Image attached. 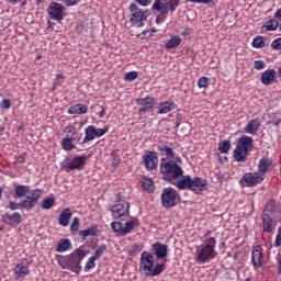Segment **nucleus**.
I'll return each instance as SVG.
<instances>
[{"mask_svg": "<svg viewBox=\"0 0 281 281\" xmlns=\"http://www.w3.org/2000/svg\"><path fill=\"white\" fill-rule=\"evenodd\" d=\"M232 148V144L231 140H223L218 144V150L221 151V154H227Z\"/></svg>", "mask_w": 281, "mask_h": 281, "instance_id": "nucleus-38", "label": "nucleus"}, {"mask_svg": "<svg viewBox=\"0 0 281 281\" xmlns=\"http://www.w3.org/2000/svg\"><path fill=\"white\" fill-rule=\"evenodd\" d=\"M137 3H139L142 7H148L153 0H135Z\"/></svg>", "mask_w": 281, "mask_h": 281, "instance_id": "nucleus-55", "label": "nucleus"}, {"mask_svg": "<svg viewBox=\"0 0 281 281\" xmlns=\"http://www.w3.org/2000/svg\"><path fill=\"white\" fill-rule=\"evenodd\" d=\"M179 45H181V38L177 35H173L170 37V40L166 41V49H175L178 48Z\"/></svg>", "mask_w": 281, "mask_h": 281, "instance_id": "nucleus-32", "label": "nucleus"}, {"mask_svg": "<svg viewBox=\"0 0 281 281\" xmlns=\"http://www.w3.org/2000/svg\"><path fill=\"white\" fill-rule=\"evenodd\" d=\"M47 14L50 15V19L57 22L65 20V7L59 2H53L47 8Z\"/></svg>", "mask_w": 281, "mask_h": 281, "instance_id": "nucleus-15", "label": "nucleus"}, {"mask_svg": "<svg viewBox=\"0 0 281 281\" xmlns=\"http://www.w3.org/2000/svg\"><path fill=\"white\" fill-rule=\"evenodd\" d=\"M74 137L69 138V137H66V138H63L61 139V147L64 150H74L76 149V146L74 145Z\"/></svg>", "mask_w": 281, "mask_h": 281, "instance_id": "nucleus-36", "label": "nucleus"}, {"mask_svg": "<svg viewBox=\"0 0 281 281\" xmlns=\"http://www.w3.org/2000/svg\"><path fill=\"white\" fill-rule=\"evenodd\" d=\"M110 157H112V166L116 169L121 164V158L116 150L110 153Z\"/></svg>", "mask_w": 281, "mask_h": 281, "instance_id": "nucleus-41", "label": "nucleus"}, {"mask_svg": "<svg viewBox=\"0 0 281 281\" xmlns=\"http://www.w3.org/2000/svg\"><path fill=\"white\" fill-rule=\"evenodd\" d=\"M78 234L82 238V240H86L88 236L95 237L98 236V225H92L86 231H79Z\"/></svg>", "mask_w": 281, "mask_h": 281, "instance_id": "nucleus-30", "label": "nucleus"}, {"mask_svg": "<svg viewBox=\"0 0 281 281\" xmlns=\"http://www.w3.org/2000/svg\"><path fill=\"white\" fill-rule=\"evenodd\" d=\"M151 252L143 251L140 254V263L139 269L143 271L144 276L147 278H156L159 274L164 273L166 269V263L155 265V257L157 259H166L168 256V246L157 241L151 245Z\"/></svg>", "mask_w": 281, "mask_h": 281, "instance_id": "nucleus-2", "label": "nucleus"}, {"mask_svg": "<svg viewBox=\"0 0 281 281\" xmlns=\"http://www.w3.org/2000/svg\"><path fill=\"white\" fill-rule=\"evenodd\" d=\"M153 10L160 13H168L167 0H156L153 3Z\"/></svg>", "mask_w": 281, "mask_h": 281, "instance_id": "nucleus-31", "label": "nucleus"}, {"mask_svg": "<svg viewBox=\"0 0 281 281\" xmlns=\"http://www.w3.org/2000/svg\"><path fill=\"white\" fill-rule=\"evenodd\" d=\"M56 204V198L52 194L42 201V209L49 211Z\"/></svg>", "mask_w": 281, "mask_h": 281, "instance_id": "nucleus-35", "label": "nucleus"}, {"mask_svg": "<svg viewBox=\"0 0 281 281\" xmlns=\"http://www.w3.org/2000/svg\"><path fill=\"white\" fill-rule=\"evenodd\" d=\"M168 12H160L159 15L156 18V23L161 24L166 21Z\"/></svg>", "mask_w": 281, "mask_h": 281, "instance_id": "nucleus-50", "label": "nucleus"}, {"mask_svg": "<svg viewBox=\"0 0 281 281\" xmlns=\"http://www.w3.org/2000/svg\"><path fill=\"white\" fill-rule=\"evenodd\" d=\"M161 206L166 209L175 207L180 203V193L177 192L173 188H165L162 189L160 195Z\"/></svg>", "mask_w": 281, "mask_h": 281, "instance_id": "nucleus-7", "label": "nucleus"}, {"mask_svg": "<svg viewBox=\"0 0 281 281\" xmlns=\"http://www.w3.org/2000/svg\"><path fill=\"white\" fill-rule=\"evenodd\" d=\"M177 109L173 101H165L158 104V114H167Z\"/></svg>", "mask_w": 281, "mask_h": 281, "instance_id": "nucleus-25", "label": "nucleus"}, {"mask_svg": "<svg viewBox=\"0 0 281 281\" xmlns=\"http://www.w3.org/2000/svg\"><path fill=\"white\" fill-rule=\"evenodd\" d=\"M86 258V251L78 248L69 255H56L57 265L64 270L79 274L82 271V260Z\"/></svg>", "mask_w": 281, "mask_h": 281, "instance_id": "nucleus-3", "label": "nucleus"}, {"mask_svg": "<svg viewBox=\"0 0 281 281\" xmlns=\"http://www.w3.org/2000/svg\"><path fill=\"white\" fill-rule=\"evenodd\" d=\"M132 16L130 19L132 26L143 27L145 25V21L148 19L149 12L148 10H143L137 7V4L132 3L130 7Z\"/></svg>", "mask_w": 281, "mask_h": 281, "instance_id": "nucleus-10", "label": "nucleus"}, {"mask_svg": "<svg viewBox=\"0 0 281 281\" xmlns=\"http://www.w3.org/2000/svg\"><path fill=\"white\" fill-rule=\"evenodd\" d=\"M87 159L88 157L85 155L66 157L61 162V168L68 173L75 170H82L87 164Z\"/></svg>", "mask_w": 281, "mask_h": 281, "instance_id": "nucleus-9", "label": "nucleus"}, {"mask_svg": "<svg viewBox=\"0 0 281 281\" xmlns=\"http://www.w3.org/2000/svg\"><path fill=\"white\" fill-rule=\"evenodd\" d=\"M105 115V109L101 108V111L99 112V117H103Z\"/></svg>", "mask_w": 281, "mask_h": 281, "instance_id": "nucleus-60", "label": "nucleus"}, {"mask_svg": "<svg viewBox=\"0 0 281 281\" xmlns=\"http://www.w3.org/2000/svg\"><path fill=\"white\" fill-rule=\"evenodd\" d=\"M30 194L31 195L26 196V200H22L20 203L10 201L8 209H10L12 212L18 211L19 209H24L26 211L33 210L36 205H38V202L43 196V190L35 189L31 191Z\"/></svg>", "mask_w": 281, "mask_h": 281, "instance_id": "nucleus-5", "label": "nucleus"}, {"mask_svg": "<svg viewBox=\"0 0 281 281\" xmlns=\"http://www.w3.org/2000/svg\"><path fill=\"white\" fill-rule=\"evenodd\" d=\"M72 216L70 207H65L59 215V225L61 227H67L70 223V218Z\"/></svg>", "mask_w": 281, "mask_h": 281, "instance_id": "nucleus-24", "label": "nucleus"}, {"mask_svg": "<svg viewBox=\"0 0 281 281\" xmlns=\"http://www.w3.org/2000/svg\"><path fill=\"white\" fill-rule=\"evenodd\" d=\"M140 223L137 218H133L128 222H112L110 224V227H112L113 232L121 236H127L133 231H135L136 227H139Z\"/></svg>", "mask_w": 281, "mask_h": 281, "instance_id": "nucleus-8", "label": "nucleus"}, {"mask_svg": "<svg viewBox=\"0 0 281 281\" xmlns=\"http://www.w3.org/2000/svg\"><path fill=\"white\" fill-rule=\"evenodd\" d=\"M271 47L276 50H281V38L273 40L271 43Z\"/></svg>", "mask_w": 281, "mask_h": 281, "instance_id": "nucleus-53", "label": "nucleus"}, {"mask_svg": "<svg viewBox=\"0 0 281 281\" xmlns=\"http://www.w3.org/2000/svg\"><path fill=\"white\" fill-rule=\"evenodd\" d=\"M261 246H255L251 252V262L254 266V269H260L266 266V259L265 254L262 252Z\"/></svg>", "mask_w": 281, "mask_h": 281, "instance_id": "nucleus-16", "label": "nucleus"}, {"mask_svg": "<svg viewBox=\"0 0 281 281\" xmlns=\"http://www.w3.org/2000/svg\"><path fill=\"white\" fill-rule=\"evenodd\" d=\"M274 126H278L280 124V120H277L274 122H271Z\"/></svg>", "mask_w": 281, "mask_h": 281, "instance_id": "nucleus-62", "label": "nucleus"}, {"mask_svg": "<svg viewBox=\"0 0 281 281\" xmlns=\"http://www.w3.org/2000/svg\"><path fill=\"white\" fill-rule=\"evenodd\" d=\"M105 250H106V246L104 244L99 246L94 255L91 256V258H94L95 260L102 258Z\"/></svg>", "mask_w": 281, "mask_h": 281, "instance_id": "nucleus-43", "label": "nucleus"}, {"mask_svg": "<svg viewBox=\"0 0 281 281\" xmlns=\"http://www.w3.org/2000/svg\"><path fill=\"white\" fill-rule=\"evenodd\" d=\"M91 133H93L94 137L98 138V133L95 131V126L94 125H89Z\"/></svg>", "mask_w": 281, "mask_h": 281, "instance_id": "nucleus-59", "label": "nucleus"}, {"mask_svg": "<svg viewBox=\"0 0 281 281\" xmlns=\"http://www.w3.org/2000/svg\"><path fill=\"white\" fill-rule=\"evenodd\" d=\"M71 249V243L68 238H61L55 248L56 252H66Z\"/></svg>", "mask_w": 281, "mask_h": 281, "instance_id": "nucleus-29", "label": "nucleus"}, {"mask_svg": "<svg viewBox=\"0 0 281 281\" xmlns=\"http://www.w3.org/2000/svg\"><path fill=\"white\" fill-rule=\"evenodd\" d=\"M181 0H169L168 5L171 13H173L177 10V7L180 5Z\"/></svg>", "mask_w": 281, "mask_h": 281, "instance_id": "nucleus-46", "label": "nucleus"}, {"mask_svg": "<svg viewBox=\"0 0 281 281\" xmlns=\"http://www.w3.org/2000/svg\"><path fill=\"white\" fill-rule=\"evenodd\" d=\"M13 188L15 190V196L19 199L31 192V186L13 183Z\"/></svg>", "mask_w": 281, "mask_h": 281, "instance_id": "nucleus-28", "label": "nucleus"}, {"mask_svg": "<svg viewBox=\"0 0 281 281\" xmlns=\"http://www.w3.org/2000/svg\"><path fill=\"white\" fill-rule=\"evenodd\" d=\"M277 71L274 69L265 70L261 75V82L265 86H270L276 81Z\"/></svg>", "mask_w": 281, "mask_h": 281, "instance_id": "nucleus-23", "label": "nucleus"}, {"mask_svg": "<svg viewBox=\"0 0 281 281\" xmlns=\"http://www.w3.org/2000/svg\"><path fill=\"white\" fill-rule=\"evenodd\" d=\"M25 157H26V154H20L16 156V161L19 164H24L25 162Z\"/></svg>", "mask_w": 281, "mask_h": 281, "instance_id": "nucleus-56", "label": "nucleus"}, {"mask_svg": "<svg viewBox=\"0 0 281 281\" xmlns=\"http://www.w3.org/2000/svg\"><path fill=\"white\" fill-rule=\"evenodd\" d=\"M136 104H138V106H142V109H139L138 113L140 115H144L145 113H147L150 109H153L155 106V98L145 97V98L136 99Z\"/></svg>", "mask_w": 281, "mask_h": 281, "instance_id": "nucleus-17", "label": "nucleus"}, {"mask_svg": "<svg viewBox=\"0 0 281 281\" xmlns=\"http://www.w3.org/2000/svg\"><path fill=\"white\" fill-rule=\"evenodd\" d=\"M142 250H144V246L139 245V244H133L131 246V254L132 255H137L139 254Z\"/></svg>", "mask_w": 281, "mask_h": 281, "instance_id": "nucleus-45", "label": "nucleus"}, {"mask_svg": "<svg viewBox=\"0 0 281 281\" xmlns=\"http://www.w3.org/2000/svg\"><path fill=\"white\" fill-rule=\"evenodd\" d=\"M142 187L145 191H147L148 193H153L155 188H154V181L153 179L148 178V177H143L142 178Z\"/></svg>", "mask_w": 281, "mask_h": 281, "instance_id": "nucleus-33", "label": "nucleus"}, {"mask_svg": "<svg viewBox=\"0 0 281 281\" xmlns=\"http://www.w3.org/2000/svg\"><path fill=\"white\" fill-rule=\"evenodd\" d=\"M86 137L82 138V142H80V137H82V134H78L77 132L74 133V136H79L78 144L85 145L95 139V135H93L91 127L89 125L85 130Z\"/></svg>", "mask_w": 281, "mask_h": 281, "instance_id": "nucleus-26", "label": "nucleus"}, {"mask_svg": "<svg viewBox=\"0 0 281 281\" xmlns=\"http://www.w3.org/2000/svg\"><path fill=\"white\" fill-rule=\"evenodd\" d=\"M188 2L195 3V4H211L214 3L215 0H187Z\"/></svg>", "mask_w": 281, "mask_h": 281, "instance_id": "nucleus-49", "label": "nucleus"}, {"mask_svg": "<svg viewBox=\"0 0 281 281\" xmlns=\"http://www.w3.org/2000/svg\"><path fill=\"white\" fill-rule=\"evenodd\" d=\"M60 2L66 7H75L79 0H60Z\"/></svg>", "mask_w": 281, "mask_h": 281, "instance_id": "nucleus-54", "label": "nucleus"}, {"mask_svg": "<svg viewBox=\"0 0 281 281\" xmlns=\"http://www.w3.org/2000/svg\"><path fill=\"white\" fill-rule=\"evenodd\" d=\"M274 21H277L279 30L281 31V9H278L277 12H274Z\"/></svg>", "mask_w": 281, "mask_h": 281, "instance_id": "nucleus-51", "label": "nucleus"}, {"mask_svg": "<svg viewBox=\"0 0 281 281\" xmlns=\"http://www.w3.org/2000/svg\"><path fill=\"white\" fill-rule=\"evenodd\" d=\"M254 68L258 71L263 70L267 68V64L262 60H256L254 61Z\"/></svg>", "mask_w": 281, "mask_h": 281, "instance_id": "nucleus-47", "label": "nucleus"}, {"mask_svg": "<svg viewBox=\"0 0 281 281\" xmlns=\"http://www.w3.org/2000/svg\"><path fill=\"white\" fill-rule=\"evenodd\" d=\"M160 175L162 180L168 181L178 190H191L193 192L202 191L207 186L205 179L201 177L183 176V169L176 160L161 158L159 164Z\"/></svg>", "mask_w": 281, "mask_h": 281, "instance_id": "nucleus-1", "label": "nucleus"}, {"mask_svg": "<svg viewBox=\"0 0 281 281\" xmlns=\"http://www.w3.org/2000/svg\"><path fill=\"white\" fill-rule=\"evenodd\" d=\"M276 222L269 215H263L262 217V228L265 233L271 234L276 231Z\"/></svg>", "mask_w": 281, "mask_h": 281, "instance_id": "nucleus-22", "label": "nucleus"}, {"mask_svg": "<svg viewBox=\"0 0 281 281\" xmlns=\"http://www.w3.org/2000/svg\"><path fill=\"white\" fill-rule=\"evenodd\" d=\"M54 26H56V23L52 22L50 20L47 21V30L48 32L54 31Z\"/></svg>", "mask_w": 281, "mask_h": 281, "instance_id": "nucleus-57", "label": "nucleus"}, {"mask_svg": "<svg viewBox=\"0 0 281 281\" xmlns=\"http://www.w3.org/2000/svg\"><path fill=\"white\" fill-rule=\"evenodd\" d=\"M271 167H273V160L267 157H262L259 164L257 165V172L266 177V175L271 171Z\"/></svg>", "mask_w": 281, "mask_h": 281, "instance_id": "nucleus-19", "label": "nucleus"}, {"mask_svg": "<svg viewBox=\"0 0 281 281\" xmlns=\"http://www.w3.org/2000/svg\"><path fill=\"white\" fill-rule=\"evenodd\" d=\"M109 131H110L109 126H104V128H97L95 127L98 138L104 136L106 133H109Z\"/></svg>", "mask_w": 281, "mask_h": 281, "instance_id": "nucleus-48", "label": "nucleus"}, {"mask_svg": "<svg viewBox=\"0 0 281 281\" xmlns=\"http://www.w3.org/2000/svg\"><path fill=\"white\" fill-rule=\"evenodd\" d=\"M210 85V78L209 77H202L198 79L196 86L199 89H207Z\"/></svg>", "mask_w": 281, "mask_h": 281, "instance_id": "nucleus-42", "label": "nucleus"}, {"mask_svg": "<svg viewBox=\"0 0 281 281\" xmlns=\"http://www.w3.org/2000/svg\"><path fill=\"white\" fill-rule=\"evenodd\" d=\"M277 261L281 262V254H278Z\"/></svg>", "mask_w": 281, "mask_h": 281, "instance_id": "nucleus-64", "label": "nucleus"}, {"mask_svg": "<svg viewBox=\"0 0 281 281\" xmlns=\"http://www.w3.org/2000/svg\"><path fill=\"white\" fill-rule=\"evenodd\" d=\"M279 274H281V261H278Z\"/></svg>", "mask_w": 281, "mask_h": 281, "instance_id": "nucleus-63", "label": "nucleus"}, {"mask_svg": "<svg viewBox=\"0 0 281 281\" xmlns=\"http://www.w3.org/2000/svg\"><path fill=\"white\" fill-rule=\"evenodd\" d=\"M68 113L70 115H75V114H78V115H82V114H87L88 113V106L83 103H77V104H74L71 105L69 109H68Z\"/></svg>", "mask_w": 281, "mask_h": 281, "instance_id": "nucleus-27", "label": "nucleus"}, {"mask_svg": "<svg viewBox=\"0 0 281 281\" xmlns=\"http://www.w3.org/2000/svg\"><path fill=\"white\" fill-rule=\"evenodd\" d=\"M266 180V177H263L262 173L258 172H246L243 177L239 179V186L240 188H255L262 183V181Z\"/></svg>", "mask_w": 281, "mask_h": 281, "instance_id": "nucleus-11", "label": "nucleus"}, {"mask_svg": "<svg viewBox=\"0 0 281 281\" xmlns=\"http://www.w3.org/2000/svg\"><path fill=\"white\" fill-rule=\"evenodd\" d=\"M79 227H80V220L78 216H75L72 218L71 225H70V233L72 235H76L79 232Z\"/></svg>", "mask_w": 281, "mask_h": 281, "instance_id": "nucleus-39", "label": "nucleus"}, {"mask_svg": "<svg viewBox=\"0 0 281 281\" xmlns=\"http://www.w3.org/2000/svg\"><path fill=\"white\" fill-rule=\"evenodd\" d=\"M252 47L260 49L266 47V37L257 36L252 40Z\"/></svg>", "mask_w": 281, "mask_h": 281, "instance_id": "nucleus-37", "label": "nucleus"}, {"mask_svg": "<svg viewBox=\"0 0 281 281\" xmlns=\"http://www.w3.org/2000/svg\"><path fill=\"white\" fill-rule=\"evenodd\" d=\"M254 145V138L249 136H241L238 138L235 151H234V158L238 162H245L249 155V149Z\"/></svg>", "mask_w": 281, "mask_h": 281, "instance_id": "nucleus-6", "label": "nucleus"}, {"mask_svg": "<svg viewBox=\"0 0 281 281\" xmlns=\"http://www.w3.org/2000/svg\"><path fill=\"white\" fill-rule=\"evenodd\" d=\"M261 123L259 119H252L247 123V125L244 127V132L246 134L257 136L259 130H260Z\"/></svg>", "mask_w": 281, "mask_h": 281, "instance_id": "nucleus-20", "label": "nucleus"}, {"mask_svg": "<svg viewBox=\"0 0 281 281\" xmlns=\"http://www.w3.org/2000/svg\"><path fill=\"white\" fill-rule=\"evenodd\" d=\"M10 4L15 5L18 2H20L21 0H8Z\"/></svg>", "mask_w": 281, "mask_h": 281, "instance_id": "nucleus-61", "label": "nucleus"}, {"mask_svg": "<svg viewBox=\"0 0 281 281\" xmlns=\"http://www.w3.org/2000/svg\"><path fill=\"white\" fill-rule=\"evenodd\" d=\"M117 204L113 205L110 211L114 220H120L130 215V203L125 200H117Z\"/></svg>", "mask_w": 281, "mask_h": 281, "instance_id": "nucleus-14", "label": "nucleus"}, {"mask_svg": "<svg viewBox=\"0 0 281 281\" xmlns=\"http://www.w3.org/2000/svg\"><path fill=\"white\" fill-rule=\"evenodd\" d=\"M181 121H182V117H181L180 114H178V115L176 116V123H175L176 128H179V127H180Z\"/></svg>", "mask_w": 281, "mask_h": 281, "instance_id": "nucleus-58", "label": "nucleus"}, {"mask_svg": "<svg viewBox=\"0 0 281 281\" xmlns=\"http://www.w3.org/2000/svg\"><path fill=\"white\" fill-rule=\"evenodd\" d=\"M158 162L159 157L157 151L148 150L142 156V165L148 172H153L154 170H156L158 168Z\"/></svg>", "mask_w": 281, "mask_h": 281, "instance_id": "nucleus-12", "label": "nucleus"}, {"mask_svg": "<svg viewBox=\"0 0 281 281\" xmlns=\"http://www.w3.org/2000/svg\"><path fill=\"white\" fill-rule=\"evenodd\" d=\"M1 109L3 110H9L10 108H12V101L9 99H5L1 102Z\"/></svg>", "mask_w": 281, "mask_h": 281, "instance_id": "nucleus-52", "label": "nucleus"}, {"mask_svg": "<svg viewBox=\"0 0 281 281\" xmlns=\"http://www.w3.org/2000/svg\"><path fill=\"white\" fill-rule=\"evenodd\" d=\"M209 234L210 232L204 235L205 239L203 244L198 246L195 250V261L201 265H205L217 257L215 250L217 244L216 238L209 237Z\"/></svg>", "mask_w": 281, "mask_h": 281, "instance_id": "nucleus-4", "label": "nucleus"}, {"mask_svg": "<svg viewBox=\"0 0 281 281\" xmlns=\"http://www.w3.org/2000/svg\"><path fill=\"white\" fill-rule=\"evenodd\" d=\"M279 29V24L276 21V19H270L268 22H266L262 26L261 30L262 32H268V31H276Z\"/></svg>", "mask_w": 281, "mask_h": 281, "instance_id": "nucleus-34", "label": "nucleus"}, {"mask_svg": "<svg viewBox=\"0 0 281 281\" xmlns=\"http://www.w3.org/2000/svg\"><path fill=\"white\" fill-rule=\"evenodd\" d=\"M2 221L8 226H16V225L22 224L23 217H22L21 213H19V212H13L12 214L4 213L2 215Z\"/></svg>", "mask_w": 281, "mask_h": 281, "instance_id": "nucleus-18", "label": "nucleus"}, {"mask_svg": "<svg viewBox=\"0 0 281 281\" xmlns=\"http://www.w3.org/2000/svg\"><path fill=\"white\" fill-rule=\"evenodd\" d=\"M95 258L90 257L89 260L86 263V267H83V272H89L95 267Z\"/></svg>", "mask_w": 281, "mask_h": 281, "instance_id": "nucleus-44", "label": "nucleus"}, {"mask_svg": "<svg viewBox=\"0 0 281 281\" xmlns=\"http://www.w3.org/2000/svg\"><path fill=\"white\" fill-rule=\"evenodd\" d=\"M157 150L165 153L167 159H175L178 164H181V161H182L181 157L179 155H176L173 149L171 147H168L167 145H165V146L158 145Z\"/></svg>", "mask_w": 281, "mask_h": 281, "instance_id": "nucleus-21", "label": "nucleus"}, {"mask_svg": "<svg viewBox=\"0 0 281 281\" xmlns=\"http://www.w3.org/2000/svg\"><path fill=\"white\" fill-rule=\"evenodd\" d=\"M32 261L26 258L21 259L19 263L13 268V274H15V280L25 279V277L31 274Z\"/></svg>", "mask_w": 281, "mask_h": 281, "instance_id": "nucleus-13", "label": "nucleus"}, {"mask_svg": "<svg viewBox=\"0 0 281 281\" xmlns=\"http://www.w3.org/2000/svg\"><path fill=\"white\" fill-rule=\"evenodd\" d=\"M138 78V72L136 70L127 71L124 76L126 82L135 81Z\"/></svg>", "mask_w": 281, "mask_h": 281, "instance_id": "nucleus-40", "label": "nucleus"}]
</instances>
